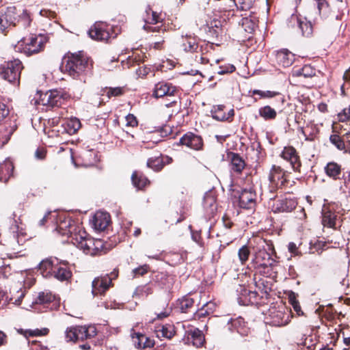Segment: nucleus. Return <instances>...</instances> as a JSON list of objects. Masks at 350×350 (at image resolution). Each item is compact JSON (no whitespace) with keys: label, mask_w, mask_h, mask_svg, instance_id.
I'll use <instances>...</instances> for the list:
<instances>
[{"label":"nucleus","mask_w":350,"mask_h":350,"mask_svg":"<svg viewBox=\"0 0 350 350\" xmlns=\"http://www.w3.org/2000/svg\"><path fill=\"white\" fill-rule=\"evenodd\" d=\"M149 266L148 265H144L133 270V273L135 276L143 275L146 273L148 271Z\"/></svg>","instance_id":"57"},{"label":"nucleus","mask_w":350,"mask_h":350,"mask_svg":"<svg viewBox=\"0 0 350 350\" xmlns=\"http://www.w3.org/2000/svg\"><path fill=\"white\" fill-rule=\"evenodd\" d=\"M125 118L126 121V126L134 127L136 126L138 124L137 118L133 114L129 113L126 116Z\"/></svg>","instance_id":"58"},{"label":"nucleus","mask_w":350,"mask_h":350,"mask_svg":"<svg viewBox=\"0 0 350 350\" xmlns=\"http://www.w3.org/2000/svg\"><path fill=\"white\" fill-rule=\"evenodd\" d=\"M277 63L283 67H289L295 60V55L287 49H282L276 53Z\"/></svg>","instance_id":"24"},{"label":"nucleus","mask_w":350,"mask_h":350,"mask_svg":"<svg viewBox=\"0 0 350 350\" xmlns=\"http://www.w3.org/2000/svg\"><path fill=\"white\" fill-rule=\"evenodd\" d=\"M292 75L294 77L310 78L315 75V70L310 65H305L301 68L293 69Z\"/></svg>","instance_id":"35"},{"label":"nucleus","mask_w":350,"mask_h":350,"mask_svg":"<svg viewBox=\"0 0 350 350\" xmlns=\"http://www.w3.org/2000/svg\"><path fill=\"white\" fill-rule=\"evenodd\" d=\"M13 233V240L10 243L11 247L13 250H16V246L23 245L25 242L24 235L25 233L22 230H19V227L16 225L12 228Z\"/></svg>","instance_id":"33"},{"label":"nucleus","mask_w":350,"mask_h":350,"mask_svg":"<svg viewBox=\"0 0 350 350\" xmlns=\"http://www.w3.org/2000/svg\"><path fill=\"white\" fill-rule=\"evenodd\" d=\"M131 179L133 185L137 189H142L144 187L149 184V180L148 178L137 172H134L133 173Z\"/></svg>","instance_id":"36"},{"label":"nucleus","mask_w":350,"mask_h":350,"mask_svg":"<svg viewBox=\"0 0 350 350\" xmlns=\"http://www.w3.org/2000/svg\"><path fill=\"white\" fill-rule=\"evenodd\" d=\"M35 303L36 304L43 305L50 310L56 307L57 304V302L55 300V296L49 291L39 293Z\"/></svg>","instance_id":"21"},{"label":"nucleus","mask_w":350,"mask_h":350,"mask_svg":"<svg viewBox=\"0 0 350 350\" xmlns=\"http://www.w3.org/2000/svg\"><path fill=\"white\" fill-rule=\"evenodd\" d=\"M110 223L109 215L103 211H97L92 219V224L93 228L98 231H103L109 226Z\"/></svg>","instance_id":"19"},{"label":"nucleus","mask_w":350,"mask_h":350,"mask_svg":"<svg viewBox=\"0 0 350 350\" xmlns=\"http://www.w3.org/2000/svg\"><path fill=\"white\" fill-rule=\"evenodd\" d=\"M331 142L334 144L338 150H346V142L344 139V135L342 137L340 138L337 135H332L330 136Z\"/></svg>","instance_id":"45"},{"label":"nucleus","mask_w":350,"mask_h":350,"mask_svg":"<svg viewBox=\"0 0 350 350\" xmlns=\"http://www.w3.org/2000/svg\"><path fill=\"white\" fill-rule=\"evenodd\" d=\"M14 131V129L11 126L0 128V147L8 143Z\"/></svg>","instance_id":"39"},{"label":"nucleus","mask_w":350,"mask_h":350,"mask_svg":"<svg viewBox=\"0 0 350 350\" xmlns=\"http://www.w3.org/2000/svg\"><path fill=\"white\" fill-rule=\"evenodd\" d=\"M16 22L21 23L23 27H28L31 23V18L27 10H23L19 14L16 13Z\"/></svg>","instance_id":"44"},{"label":"nucleus","mask_w":350,"mask_h":350,"mask_svg":"<svg viewBox=\"0 0 350 350\" xmlns=\"http://www.w3.org/2000/svg\"><path fill=\"white\" fill-rule=\"evenodd\" d=\"M163 158L160 157H151L147 161V166L154 171H160L165 165Z\"/></svg>","instance_id":"38"},{"label":"nucleus","mask_w":350,"mask_h":350,"mask_svg":"<svg viewBox=\"0 0 350 350\" xmlns=\"http://www.w3.org/2000/svg\"><path fill=\"white\" fill-rule=\"evenodd\" d=\"M291 311L286 309L285 310H275L271 312V323L274 326H284L287 325L292 316L291 315Z\"/></svg>","instance_id":"16"},{"label":"nucleus","mask_w":350,"mask_h":350,"mask_svg":"<svg viewBox=\"0 0 350 350\" xmlns=\"http://www.w3.org/2000/svg\"><path fill=\"white\" fill-rule=\"evenodd\" d=\"M46 150L43 148H38L35 152V157L38 159L42 160L45 158Z\"/></svg>","instance_id":"61"},{"label":"nucleus","mask_w":350,"mask_h":350,"mask_svg":"<svg viewBox=\"0 0 350 350\" xmlns=\"http://www.w3.org/2000/svg\"><path fill=\"white\" fill-rule=\"evenodd\" d=\"M44 46V38L41 36L31 35L19 40L14 46L16 51L23 53L27 56L39 53Z\"/></svg>","instance_id":"5"},{"label":"nucleus","mask_w":350,"mask_h":350,"mask_svg":"<svg viewBox=\"0 0 350 350\" xmlns=\"http://www.w3.org/2000/svg\"><path fill=\"white\" fill-rule=\"evenodd\" d=\"M322 215V224L324 226L336 228L337 222H338L337 215L327 208L323 210Z\"/></svg>","instance_id":"26"},{"label":"nucleus","mask_w":350,"mask_h":350,"mask_svg":"<svg viewBox=\"0 0 350 350\" xmlns=\"http://www.w3.org/2000/svg\"><path fill=\"white\" fill-rule=\"evenodd\" d=\"M259 115L265 120H273L276 117L275 110L270 106L267 105L259 109Z\"/></svg>","instance_id":"40"},{"label":"nucleus","mask_w":350,"mask_h":350,"mask_svg":"<svg viewBox=\"0 0 350 350\" xmlns=\"http://www.w3.org/2000/svg\"><path fill=\"white\" fill-rule=\"evenodd\" d=\"M178 92V88L172 83L162 81L154 85L152 96L155 98L174 96L177 94Z\"/></svg>","instance_id":"14"},{"label":"nucleus","mask_w":350,"mask_h":350,"mask_svg":"<svg viewBox=\"0 0 350 350\" xmlns=\"http://www.w3.org/2000/svg\"><path fill=\"white\" fill-rule=\"evenodd\" d=\"M9 110L7 106L0 102V122L8 115Z\"/></svg>","instance_id":"59"},{"label":"nucleus","mask_w":350,"mask_h":350,"mask_svg":"<svg viewBox=\"0 0 350 350\" xmlns=\"http://www.w3.org/2000/svg\"><path fill=\"white\" fill-rule=\"evenodd\" d=\"M210 305H213V304L212 303H206V304H204L203 306V307L197 312L196 315L198 317H202L205 316L206 314H208V312L207 310L204 309V307H209Z\"/></svg>","instance_id":"63"},{"label":"nucleus","mask_w":350,"mask_h":350,"mask_svg":"<svg viewBox=\"0 0 350 350\" xmlns=\"http://www.w3.org/2000/svg\"><path fill=\"white\" fill-rule=\"evenodd\" d=\"M224 108L225 106L223 105L213 106L211 111L213 118L218 121L230 122L234 116V111L233 109H230L228 113H226L224 111Z\"/></svg>","instance_id":"20"},{"label":"nucleus","mask_w":350,"mask_h":350,"mask_svg":"<svg viewBox=\"0 0 350 350\" xmlns=\"http://www.w3.org/2000/svg\"><path fill=\"white\" fill-rule=\"evenodd\" d=\"M256 194L252 188L243 189L239 196V206L242 208L252 209L256 205Z\"/></svg>","instance_id":"15"},{"label":"nucleus","mask_w":350,"mask_h":350,"mask_svg":"<svg viewBox=\"0 0 350 350\" xmlns=\"http://www.w3.org/2000/svg\"><path fill=\"white\" fill-rule=\"evenodd\" d=\"M155 332L158 338L170 339L174 335V326L171 324L159 325L156 327Z\"/></svg>","instance_id":"28"},{"label":"nucleus","mask_w":350,"mask_h":350,"mask_svg":"<svg viewBox=\"0 0 350 350\" xmlns=\"http://www.w3.org/2000/svg\"><path fill=\"white\" fill-rule=\"evenodd\" d=\"M228 158L230 161V169L232 172L240 174L245 168V163L243 158L237 153H228Z\"/></svg>","instance_id":"25"},{"label":"nucleus","mask_w":350,"mask_h":350,"mask_svg":"<svg viewBox=\"0 0 350 350\" xmlns=\"http://www.w3.org/2000/svg\"><path fill=\"white\" fill-rule=\"evenodd\" d=\"M248 294V297H242V299L241 300V305L243 306H247L250 304H254L257 301V293L256 291H245Z\"/></svg>","instance_id":"47"},{"label":"nucleus","mask_w":350,"mask_h":350,"mask_svg":"<svg viewBox=\"0 0 350 350\" xmlns=\"http://www.w3.org/2000/svg\"><path fill=\"white\" fill-rule=\"evenodd\" d=\"M101 92H103L102 95L106 94L107 96L110 98L113 96H118L123 94L124 90L122 88L116 87V88H105L102 89Z\"/></svg>","instance_id":"43"},{"label":"nucleus","mask_w":350,"mask_h":350,"mask_svg":"<svg viewBox=\"0 0 350 350\" xmlns=\"http://www.w3.org/2000/svg\"><path fill=\"white\" fill-rule=\"evenodd\" d=\"M253 94L259 95L260 98H272L275 96L276 95H279L280 94L277 92L272 91H262L259 90H254L252 91Z\"/></svg>","instance_id":"50"},{"label":"nucleus","mask_w":350,"mask_h":350,"mask_svg":"<svg viewBox=\"0 0 350 350\" xmlns=\"http://www.w3.org/2000/svg\"><path fill=\"white\" fill-rule=\"evenodd\" d=\"M242 21V25L246 31L252 33L254 31L256 27L254 22L247 18H243Z\"/></svg>","instance_id":"51"},{"label":"nucleus","mask_w":350,"mask_h":350,"mask_svg":"<svg viewBox=\"0 0 350 350\" xmlns=\"http://www.w3.org/2000/svg\"><path fill=\"white\" fill-rule=\"evenodd\" d=\"M53 276L61 282L68 281L72 277V272L65 262H60L59 264H56Z\"/></svg>","instance_id":"23"},{"label":"nucleus","mask_w":350,"mask_h":350,"mask_svg":"<svg viewBox=\"0 0 350 350\" xmlns=\"http://www.w3.org/2000/svg\"><path fill=\"white\" fill-rule=\"evenodd\" d=\"M344 139L346 142V152L350 153V131L344 135Z\"/></svg>","instance_id":"64"},{"label":"nucleus","mask_w":350,"mask_h":350,"mask_svg":"<svg viewBox=\"0 0 350 350\" xmlns=\"http://www.w3.org/2000/svg\"><path fill=\"white\" fill-rule=\"evenodd\" d=\"M286 183V172L281 167L273 165L269 174V184L262 186V192L269 200H273L275 191Z\"/></svg>","instance_id":"4"},{"label":"nucleus","mask_w":350,"mask_h":350,"mask_svg":"<svg viewBox=\"0 0 350 350\" xmlns=\"http://www.w3.org/2000/svg\"><path fill=\"white\" fill-rule=\"evenodd\" d=\"M111 27L105 23H96L88 31V34L91 38L108 42L110 39L116 37V34L111 33Z\"/></svg>","instance_id":"8"},{"label":"nucleus","mask_w":350,"mask_h":350,"mask_svg":"<svg viewBox=\"0 0 350 350\" xmlns=\"http://www.w3.org/2000/svg\"><path fill=\"white\" fill-rule=\"evenodd\" d=\"M237 8L241 10H247L251 6V1L249 0H234Z\"/></svg>","instance_id":"52"},{"label":"nucleus","mask_w":350,"mask_h":350,"mask_svg":"<svg viewBox=\"0 0 350 350\" xmlns=\"http://www.w3.org/2000/svg\"><path fill=\"white\" fill-rule=\"evenodd\" d=\"M281 157L290 162L295 171H300L301 162L297 151L293 147H285L281 153Z\"/></svg>","instance_id":"18"},{"label":"nucleus","mask_w":350,"mask_h":350,"mask_svg":"<svg viewBox=\"0 0 350 350\" xmlns=\"http://www.w3.org/2000/svg\"><path fill=\"white\" fill-rule=\"evenodd\" d=\"M289 301L295 312L298 316L304 315L299 301L295 297H290Z\"/></svg>","instance_id":"53"},{"label":"nucleus","mask_w":350,"mask_h":350,"mask_svg":"<svg viewBox=\"0 0 350 350\" xmlns=\"http://www.w3.org/2000/svg\"><path fill=\"white\" fill-rule=\"evenodd\" d=\"M188 341L198 348L202 347L205 341L202 332L198 329H194L188 333Z\"/></svg>","instance_id":"30"},{"label":"nucleus","mask_w":350,"mask_h":350,"mask_svg":"<svg viewBox=\"0 0 350 350\" xmlns=\"http://www.w3.org/2000/svg\"><path fill=\"white\" fill-rule=\"evenodd\" d=\"M204 207L210 208L211 212L213 213L217 208L215 199L211 195H206L204 198Z\"/></svg>","instance_id":"46"},{"label":"nucleus","mask_w":350,"mask_h":350,"mask_svg":"<svg viewBox=\"0 0 350 350\" xmlns=\"http://www.w3.org/2000/svg\"><path fill=\"white\" fill-rule=\"evenodd\" d=\"M14 166L10 161H5L0 165V181L6 183L12 176Z\"/></svg>","instance_id":"29"},{"label":"nucleus","mask_w":350,"mask_h":350,"mask_svg":"<svg viewBox=\"0 0 350 350\" xmlns=\"http://www.w3.org/2000/svg\"><path fill=\"white\" fill-rule=\"evenodd\" d=\"M350 119V106L343 109L342 113L338 114V120L340 122H346Z\"/></svg>","instance_id":"56"},{"label":"nucleus","mask_w":350,"mask_h":350,"mask_svg":"<svg viewBox=\"0 0 350 350\" xmlns=\"http://www.w3.org/2000/svg\"><path fill=\"white\" fill-rule=\"evenodd\" d=\"M235 70V67L233 65H228L225 68L220 67L218 74L224 75L226 73H231Z\"/></svg>","instance_id":"60"},{"label":"nucleus","mask_w":350,"mask_h":350,"mask_svg":"<svg viewBox=\"0 0 350 350\" xmlns=\"http://www.w3.org/2000/svg\"><path fill=\"white\" fill-rule=\"evenodd\" d=\"M39 270L44 278H50L53 275L56 265L51 259H46L39 264Z\"/></svg>","instance_id":"27"},{"label":"nucleus","mask_w":350,"mask_h":350,"mask_svg":"<svg viewBox=\"0 0 350 350\" xmlns=\"http://www.w3.org/2000/svg\"><path fill=\"white\" fill-rule=\"evenodd\" d=\"M193 303L192 298L186 296L178 300V306L182 312H187L193 306Z\"/></svg>","instance_id":"42"},{"label":"nucleus","mask_w":350,"mask_h":350,"mask_svg":"<svg viewBox=\"0 0 350 350\" xmlns=\"http://www.w3.org/2000/svg\"><path fill=\"white\" fill-rule=\"evenodd\" d=\"M230 323L232 324V326L234 327V329H237V332L239 333L241 335L247 334L245 332H241V324L243 322L242 319H230L229 321Z\"/></svg>","instance_id":"55"},{"label":"nucleus","mask_w":350,"mask_h":350,"mask_svg":"<svg viewBox=\"0 0 350 350\" xmlns=\"http://www.w3.org/2000/svg\"><path fill=\"white\" fill-rule=\"evenodd\" d=\"M96 335L94 326H70L65 331V340L66 342H76L91 338Z\"/></svg>","instance_id":"6"},{"label":"nucleus","mask_w":350,"mask_h":350,"mask_svg":"<svg viewBox=\"0 0 350 350\" xmlns=\"http://www.w3.org/2000/svg\"><path fill=\"white\" fill-rule=\"evenodd\" d=\"M250 253V250L247 245H243L239 250L238 256L242 265L248 260Z\"/></svg>","instance_id":"48"},{"label":"nucleus","mask_w":350,"mask_h":350,"mask_svg":"<svg viewBox=\"0 0 350 350\" xmlns=\"http://www.w3.org/2000/svg\"><path fill=\"white\" fill-rule=\"evenodd\" d=\"M112 277L108 274L96 278L92 283V293L94 296L97 295H103L111 285Z\"/></svg>","instance_id":"13"},{"label":"nucleus","mask_w":350,"mask_h":350,"mask_svg":"<svg viewBox=\"0 0 350 350\" xmlns=\"http://www.w3.org/2000/svg\"><path fill=\"white\" fill-rule=\"evenodd\" d=\"M347 176H343L344 183L340 187V189L344 193L350 196V172H347Z\"/></svg>","instance_id":"49"},{"label":"nucleus","mask_w":350,"mask_h":350,"mask_svg":"<svg viewBox=\"0 0 350 350\" xmlns=\"http://www.w3.org/2000/svg\"><path fill=\"white\" fill-rule=\"evenodd\" d=\"M22 69V62L16 59L2 66L0 74L3 79L11 83H16L19 81Z\"/></svg>","instance_id":"7"},{"label":"nucleus","mask_w":350,"mask_h":350,"mask_svg":"<svg viewBox=\"0 0 350 350\" xmlns=\"http://www.w3.org/2000/svg\"><path fill=\"white\" fill-rule=\"evenodd\" d=\"M288 251L294 256H297L299 254L298 248H297L296 244L293 242H291L288 243Z\"/></svg>","instance_id":"62"},{"label":"nucleus","mask_w":350,"mask_h":350,"mask_svg":"<svg viewBox=\"0 0 350 350\" xmlns=\"http://www.w3.org/2000/svg\"><path fill=\"white\" fill-rule=\"evenodd\" d=\"M68 237L73 245L86 254L96 256L100 254L103 249L101 239L92 238L80 227L75 228Z\"/></svg>","instance_id":"2"},{"label":"nucleus","mask_w":350,"mask_h":350,"mask_svg":"<svg viewBox=\"0 0 350 350\" xmlns=\"http://www.w3.org/2000/svg\"><path fill=\"white\" fill-rule=\"evenodd\" d=\"M143 19L145 23L143 29L147 32H159L161 29L159 26H152L160 22V18L159 15L156 12L152 11L150 8L148 7L146 10Z\"/></svg>","instance_id":"12"},{"label":"nucleus","mask_w":350,"mask_h":350,"mask_svg":"<svg viewBox=\"0 0 350 350\" xmlns=\"http://www.w3.org/2000/svg\"><path fill=\"white\" fill-rule=\"evenodd\" d=\"M297 24L301 33L304 36H310L312 33V25L306 18L297 17Z\"/></svg>","instance_id":"34"},{"label":"nucleus","mask_w":350,"mask_h":350,"mask_svg":"<svg viewBox=\"0 0 350 350\" xmlns=\"http://www.w3.org/2000/svg\"><path fill=\"white\" fill-rule=\"evenodd\" d=\"M180 144L196 150L201 149L203 146L201 137L190 132L180 139Z\"/></svg>","instance_id":"17"},{"label":"nucleus","mask_w":350,"mask_h":350,"mask_svg":"<svg viewBox=\"0 0 350 350\" xmlns=\"http://www.w3.org/2000/svg\"><path fill=\"white\" fill-rule=\"evenodd\" d=\"M135 345L137 348L145 349L147 347H152L154 342L152 340L149 339L146 335L142 334H135V336H133Z\"/></svg>","instance_id":"32"},{"label":"nucleus","mask_w":350,"mask_h":350,"mask_svg":"<svg viewBox=\"0 0 350 350\" xmlns=\"http://www.w3.org/2000/svg\"><path fill=\"white\" fill-rule=\"evenodd\" d=\"M250 290H248L247 288H245L243 286H239V288L237 289V292L238 293V302L241 305V300L242 299V297H248V294L245 291H250Z\"/></svg>","instance_id":"54"},{"label":"nucleus","mask_w":350,"mask_h":350,"mask_svg":"<svg viewBox=\"0 0 350 350\" xmlns=\"http://www.w3.org/2000/svg\"><path fill=\"white\" fill-rule=\"evenodd\" d=\"M252 248L254 258L252 264L255 269L261 272L262 269H268L275 265L276 261L272 257L274 249L271 243L257 237L254 239Z\"/></svg>","instance_id":"1"},{"label":"nucleus","mask_w":350,"mask_h":350,"mask_svg":"<svg viewBox=\"0 0 350 350\" xmlns=\"http://www.w3.org/2000/svg\"><path fill=\"white\" fill-rule=\"evenodd\" d=\"M65 100V98L61 91L53 90L41 94L38 101L39 105L48 107L61 106Z\"/></svg>","instance_id":"9"},{"label":"nucleus","mask_w":350,"mask_h":350,"mask_svg":"<svg viewBox=\"0 0 350 350\" xmlns=\"http://www.w3.org/2000/svg\"><path fill=\"white\" fill-rule=\"evenodd\" d=\"M325 172L329 177L336 180L340 174L341 167L336 163L330 162L325 167Z\"/></svg>","instance_id":"37"},{"label":"nucleus","mask_w":350,"mask_h":350,"mask_svg":"<svg viewBox=\"0 0 350 350\" xmlns=\"http://www.w3.org/2000/svg\"><path fill=\"white\" fill-rule=\"evenodd\" d=\"M16 8L14 6L6 8L0 11V31L4 32L11 26L16 24Z\"/></svg>","instance_id":"11"},{"label":"nucleus","mask_w":350,"mask_h":350,"mask_svg":"<svg viewBox=\"0 0 350 350\" xmlns=\"http://www.w3.org/2000/svg\"><path fill=\"white\" fill-rule=\"evenodd\" d=\"M51 219L55 220V231L62 236L69 237L75 228L72 225V221L64 214H54Z\"/></svg>","instance_id":"10"},{"label":"nucleus","mask_w":350,"mask_h":350,"mask_svg":"<svg viewBox=\"0 0 350 350\" xmlns=\"http://www.w3.org/2000/svg\"><path fill=\"white\" fill-rule=\"evenodd\" d=\"M88 61L81 53L68 56L64 70L73 79L85 82V76L88 71Z\"/></svg>","instance_id":"3"},{"label":"nucleus","mask_w":350,"mask_h":350,"mask_svg":"<svg viewBox=\"0 0 350 350\" xmlns=\"http://www.w3.org/2000/svg\"><path fill=\"white\" fill-rule=\"evenodd\" d=\"M297 206V202L293 199H282L277 200L273 205L274 212H291Z\"/></svg>","instance_id":"22"},{"label":"nucleus","mask_w":350,"mask_h":350,"mask_svg":"<svg viewBox=\"0 0 350 350\" xmlns=\"http://www.w3.org/2000/svg\"><path fill=\"white\" fill-rule=\"evenodd\" d=\"M183 50L187 52H195L198 48V45L193 38H186L183 42Z\"/></svg>","instance_id":"41"},{"label":"nucleus","mask_w":350,"mask_h":350,"mask_svg":"<svg viewBox=\"0 0 350 350\" xmlns=\"http://www.w3.org/2000/svg\"><path fill=\"white\" fill-rule=\"evenodd\" d=\"M62 125L67 133L72 135L76 133V132L80 129L81 122L78 118L72 117L69 119L65 120Z\"/></svg>","instance_id":"31"}]
</instances>
